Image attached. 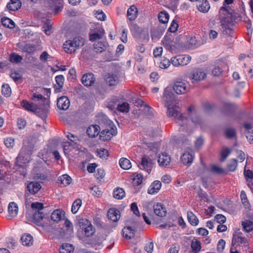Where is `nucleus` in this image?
I'll list each match as a JSON object with an SVG mask.
<instances>
[{
  "label": "nucleus",
  "mask_w": 253,
  "mask_h": 253,
  "mask_svg": "<svg viewBox=\"0 0 253 253\" xmlns=\"http://www.w3.org/2000/svg\"><path fill=\"white\" fill-rule=\"evenodd\" d=\"M1 93L5 97H9L11 94V89L8 84H3L1 87Z\"/></svg>",
  "instance_id": "42"
},
{
  "label": "nucleus",
  "mask_w": 253,
  "mask_h": 253,
  "mask_svg": "<svg viewBox=\"0 0 253 253\" xmlns=\"http://www.w3.org/2000/svg\"><path fill=\"white\" fill-rule=\"evenodd\" d=\"M21 6V2L20 0H10L6 6L7 9L11 11L17 10Z\"/></svg>",
  "instance_id": "21"
},
{
  "label": "nucleus",
  "mask_w": 253,
  "mask_h": 253,
  "mask_svg": "<svg viewBox=\"0 0 253 253\" xmlns=\"http://www.w3.org/2000/svg\"><path fill=\"white\" fill-rule=\"evenodd\" d=\"M42 186L38 182H30L27 186V189L30 193L35 194L41 189Z\"/></svg>",
  "instance_id": "13"
},
{
  "label": "nucleus",
  "mask_w": 253,
  "mask_h": 253,
  "mask_svg": "<svg viewBox=\"0 0 253 253\" xmlns=\"http://www.w3.org/2000/svg\"><path fill=\"white\" fill-rule=\"evenodd\" d=\"M225 245V241L223 240V239H220L217 243V251L219 253L222 252L224 249Z\"/></svg>",
  "instance_id": "63"
},
{
  "label": "nucleus",
  "mask_w": 253,
  "mask_h": 253,
  "mask_svg": "<svg viewBox=\"0 0 253 253\" xmlns=\"http://www.w3.org/2000/svg\"><path fill=\"white\" fill-rule=\"evenodd\" d=\"M170 61L166 58L163 59L160 64V67L162 69H167L170 65Z\"/></svg>",
  "instance_id": "59"
},
{
  "label": "nucleus",
  "mask_w": 253,
  "mask_h": 253,
  "mask_svg": "<svg viewBox=\"0 0 253 253\" xmlns=\"http://www.w3.org/2000/svg\"><path fill=\"white\" fill-rule=\"evenodd\" d=\"M74 46L76 48L81 47L84 45V40L81 37H75L73 39Z\"/></svg>",
  "instance_id": "47"
},
{
  "label": "nucleus",
  "mask_w": 253,
  "mask_h": 253,
  "mask_svg": "<svg viewBox=\"0 0 253 253\" xmlns=\"http://www.w3.org/2000/svg\"><path fill=\"white\" fill-rule=\"evenodd\" d=\"M64 216V213L60 210L54 211L50 216L51 220L55 222H58L60 221Z\"/></svg>",
  "instance_id": "20"
},
{
  "label": "nucleus",
  "mask_w": 253,
  "mask_h": 253,
  "mask_svg": "<svg viewBox=\"0 0 253 253\" xmlns=\"http://www.w3.org/2000/svg\"><path fill=\"white\" fill-rule=\"evenodd\" d=\"M45 215L42 212L36 211L33 214V220L38 225H42L41 221L43 220Z\"/></svg>",
  "instance_id": "27"
},
{
  "label": "nucleus",
  "mask_w": 253,
  "mask_h": 253,
  "mask_svg": "<svg viewBox=\"0 0 253 253\" xmlns=\"http://www.w3.org/2000/svg\"><path fill=\"white\" fill-rule=\"evenodd\" d=\"M119 164L124 169H128L131 167L130 161L126 158H122L120 160Z\"/></svg>",
  "instance_id": "36"
},
{
  "label": "nucleus",
  "mask_w": 253,
  "mask_h": 253,
  "mask_svg": "<svg viewBox=\"0 0 253 253\" xmlns=\"http://www.w3.org/2000/svg\"><path fill=\"white\" fill-rule=\"evenodd\" d=\"M22 57L16 53H13L10 55L9 61L14 63H20L22 60Z\"/></svg>",
  "instance_id": "43"
},
{
  "label": "nucleus",
  "mask_w": 253,
  "mask_h": 253,
  "mask_svg": "<svg viewBox=\"0 0 253 253\" xmlns=\"http://www.w3.org/2000/svg\"><path fill=\"white\" fill-rule=\"evenodd\" d=\"M42 49V47L40 44L26 43L22 47V50L28 53H33L37 50Z\"/></svg>",
  "instance_id": "12"
},
{
  "label": "nucleus",
  "mask_w": 253,
  "mask_h": 253,
  "mask_svg": "<svg viewBox=\"0 0 253 253\" xmlns=\"http://www.w3.org/2000/svg\"><path fill=\"white\" fill-rule=\"evenodd\" d=\"M134 230L130 226L125 227L122 230L124 237L126 239H130L134 236Z\"/></svg>",
  "instance_id": "22"
},
{
  "label": "nucleus",
  "mask_w": 253,
  "mask_h": 253,
  "mask_svg": "<svg viewBox=\"0 0 253 253\" xmlns=\"http://www.w3.org/2000/svg\"><path fill=\"white\" fill-rule=\"evenodd\" d=\"M173 90L178 94L185 93L188 90L186 84L183 82H176L172 87Z\"/></svg>",
  "instance_id": "8"
},
{
  "label": "nucleus",
  "mask_w": 253,
  "mask_h": 253,
  "mask_svg": "<svg viewBox=\"0 0 253 253\" xmlns=\"http://www.w3.org/2000/svg\"><path fill=\"white\" fill-rule=\"evenodd\" d=\"M170 158L166 153H162L158 158V162L161 167H166L169 164Z\"/></svg>",
  "instance_id": "17"
},
{
  "label": "nucleus",
  "mask_w": 253,
  "mask_h": 253,
  "mask_svg": "<svg viewBox=\"0 0 253 253\" xmlns=\"http://www.w3.org/2000/svg\"><path fill=\"white\" fill-rule=\"evenodd\" d=\"M210 8V5L207 0H203L198 6V10L203 13L207 12Z\"/></svg>",
  "instance_id": "33"
},
{
  "label": "nucleus",
  "mask_w": 253,
  "mask_h": 253,
  "mask_svg": "<svg viewBox=\"0 0 253 253\" xmlns=\"http://www.w3.org/2000/svg\"><path fill=\"white\" fill-rule=\"evenodd\" d=\"M117 133V128L115 125L110 127V129H105L101 131L100 139L103 141H108L111 139L113 136Z\"/></svg>",
  "instance_id": "5"
},
{
  "label": "nucleus",
  "mask_w": 253,
  "mask_h": 253,
  "mask_svg": "<svg viewBox=\"0 0 253 253\" xmlns=\"http://www.w3.org/2000/svg\"><path fill=\"white\" fill-rule=\"evenodd\" d=\"M162 34V33H160L157 28H153L151 30V36L152 40L160 39Z\"/></svg>",
  "instance_id": "52"
},
{
  "label": "nucleus",
  "mask_w": 253,
  "mask_h": 253,
  "mask_svg": "<svg viewBox=\"0 0 253 253\" xmlns=\"http://www.w3.org/2000/svg\"><path fill=\"white\" fill-rule=\"evenodd\" d=\"M107 215L109 219L116 222L120 218V211L115 208H111L108 211Z\"/></svg>",
  "instance_id": "14"
},
{
  "label": "nucleus",
  "mask_w": 253,
  "mask_h": 253,
  "mask_svg": "<svg viewBox=\"0 0 253 253\" xmlns=\"http://www.w3.org/2000/svg\"><path fill=\"white\" fill-rule=\"evenodd\" d=\"M178 27V24L175 20H173L170 25V27L169 28L168 31L170 32L174 33L176 31Z\"/></svg>",
  "instance_id": "60"
},
{
  "label": "nucleus",
  "mask_w": 253,
  "mask_h": 253,
  "mask_svg": "<svg viewBox=\"0 0 253 253\" xmlns=\"http://www.w3.org/2000/svg\"><path fill=\"white\" fill-rule=\"evenodd\" d=\"M194 156L192 153L185 152L181 156L182 163L186 166H190L193 161Z\"/></svg>",
  "instance_id": "15"
},
{
  "label": "nucleus",
  "mask_w": 253,
  "mask_h": 253,
  "mask_svg": "<svg viewBox=\"0 0 253 253\" xmlns=\"http://www.w3.org/2000/svg\"><path fill=\"white\" fill-rule=\"evenodd\" d=\"M236 108V106L231 103H226L224 105V109L226 111H229L230 113L234 112Z\"/></svg>",
  "instance_id": "62"
},
{
  "label": "nucleus",
  "mask_w": 253,
  "mask_h": 253,
  "mask_svg": "<svg viewBox=\"0 0 253 253\" xmlns=\"http://www.w3.org/2000/svg\"><path fill=\"white\" fill-rule=\"evenodd\" d=\"M105 81L109 86H114L118 83V78L117 75L108 74L106 76Z\"/></svg>",
  "instance_id": "24"
},
{
  "label": "nucleus",
  "mask_w": 253,
  "mask_h": 253,
  "mask_svg": "<svg viewBox=\"0 0 253 253\" xmlns=\"http://www.w3.org/2000/svg\"><path fill=\"white\" fill-rule=\"evenodd\" d=\"M70 105V101L68 98L65 96H61L57 99V106L60 110H67Z\"/></svg>",
  "instance_id": "9"
},
{
  "label": "nucleus",
  "mask_w": 253,
  "mask_h": 253,
  "mask_svg": "<svg viewBox=\"0 0 253 253\" xmlns=\"http://www.w3.org/2000/svg\"><path fill=\"white\" fill-rule=\"evenodd\" d=\"M97 155L100 158L106 159L109 156V153L105 149H100L97 150Z\"/></svg>",
  "instance_id": "54"
},
{
  "label": "nucleus",
  "mask_w": 253,
  "mask_h": 253,
  "mask_svg": "<svg viewBox=\"0 0 253 253\" xmlns=\"http://www.w3.org/2000/svg\"><path fill=\"white\" fill-rule=\"evenodd\" d=\"M154 244L152 239H149L144 247L145 251L148 253H152L153 251Z\"/></svg>",
  "instance_id": "48"
},
{
  "label": "nucleus",
  "mask_w": 253,
  "mask_h": 253,
  "mask_svg": "<svg viewBox=\"0 0 253 253\" xmlns=\"http://www.w3.org/2000/svg\"><path fill=\"white\" fill-rule=\"evenodd\" d=\"M82 205V201L80 199L76 200L72 204L71 211L73 213H76Z\"/></svg>",
  "instance_id": "45"
},
{
  "label": "nucleus",
  "mask_w": 253,
  "mask_h": 253,
  "mask_svg": "<svg viewBox=\"0 0 253 253\" xmlns=\"http://www.w3.org/2000/svg\"><path fill=\"white\" fill-rule=\"evenodd\" d=\"M74 41H67L63 44V48L64 50L68 53H72L76 50V47L74 46Z\"/></svg>",
  "instance_id": "23"
},
{
  "label": "nucleus",
  "mask_w": 253,
  "mask_h": 253,
  "mask_svg": "<svg viewBox=\"0 0 253 253\" xmlns=\"http://www.w3.org/2000/svg\"><path fill=\"white\" fill-rule=\"evenodd\" d=\"M107 48V44L105 42H98L93 44V49L96 53H101Z\"/></svg>",
  "instance_id": "28"
},
{
  "label": "nucleus",
  "mask_w": 253,
  "mask_h": 253,
  "mask_svg": "<svg viewBox=\"0 0 253 253\" xmlns=\"http://www.w3.org/2000/svg\"><path fill=\"white\" fill-rule=\"evenodd\" d=\"M234 242L239 243L242 244H245L247 243V240L245 237H242L240 236H234L232 240V244L233 245Z\"/></svg>",
  "instance_id": "50"
},
{
  "label": "nucleus",
  "mask_w": 253,
  "mask_h": 253,
  "mask_svg": "<svg viewBox=\"0 0 253 253\" xmlns=\"http://www.w3.org/2000/svg\"><path fill=\"white\" fill-rule=\"evenodd\" d=\"M244 230L247 232L253 230V222L249 220H246L242 222Z\"/></svg>",
  "instance_id": "38"
},
{
  "label": "nucleus",
  "mask_w": 253,
  "mask_h": 253,
  "mask_svg": "<svg viewBox=\"0 0 253 253\" xmlns=\"http://www.w3.org/2000/svg\"><path fill=\"white\" fill-rule=\"evenodd\" d=\"M176 96L172 91V88L170 86L167 87L164 90L163 101L165 104V107H167V114L169 117H173L174 119H177L179 121L182 122L186 121L188 118L192 120V122H194L192 118V114L194 110L193 107H190L188 108V112L189 114L188 116H184L181 114L176 108L178 106L176 105L177 100Z\"/></svg>",
  "instance_id": "1"
},
{
  "label": "nucleus",
  "mask_w": 253,
  "mask_h": 253,
  "mask_svg": "<svg viewBox=\"0 0 253 253\" xmlns=\"http://www.w3.org/2000/svg\"><path fill=\"white\" fill-rule=\"evenodd\" d=\"M161 186L162 183L160 181H155L148 188V193L150 194H154L157 193L160 190Z\"/></svg>",
  "instance_id": "19"
},
{
  "label": "nucleus",
  "mask_w": 253,
  "mask_h": 253,
  "mask_svg": "<svg viewBox=\"0 0 253 253\" xmlns=\"http://www.w3.org/2000/svg\"><path fill=\"white\" fill-rule=\"evenodd\" d=\"M100 127L97 125L90 126L86 130V134L90 137H95L99 132Z\"/></svg>",
  "instance_id": "18"
},
{
  "label": "nucleus",
  "mask_w": 253,
  "mask_h": 253,
  "mask_svg": "<svg viewBox=\"0 0 253 253\" xmlns=\"http://www.w3.org/2000/svg\"><path fill=\"white\" fill-rule=\"evenodd\" d=\"M74 248L71 244L64 243L62 245L60 248V253H73Z\"/></svg>",
  "instance_id": "29"
},
{
  "label": "nucleus",
  "mask_w": 253,
  "mask_h": 253,
  "mask_svg": "<svg viewBox=\"0 0 253 253\" xmlns=\"http://www.w3.org/2000/svg\"><path fill=\"white\" fill-rule=\"evenodd\" d=\"M215 219L217 223L223 224L226 222V218L223 215L218 214L215 216Z\"/></svg>",
  "instance_id": "61"
},
{
  "label": "nucleus",
  "mask_w": 253,
  "mask_h": 253,
  "mask_svg": "<svg viewBox=\"0 0 253 253\" xmlns=\"http://www.w3.org/2000/svg\"><path fill=\"white\" fill-rule=\"evenodd\" d=\"M125 192L123 188H118L113 191V197L116 199H122L125 196Z\"/></svg>",
  "instance_id": "31"
},
{
  "label": "nucleus",
  "mask_w": 253,
  "mask_h": 253,
  "mask_svg": "<svg viewBox=\"0 0 253 253\" xmlns=\"http://www.w3.org/2000/svg\"><path fill=\"white\" fill-rule=\"evenodd\" d=\"M222 72L223 70L218 66L215 67L212 71V73L214 76H219L222 73Z\"/></svg>",
  "instance_id": "64"
},
{
  "label": "nucleus",
  "mask_w": 253,
  "mask_h": 253,
  "mask_svg": "<svg viewBox=\"0 0 253 253\" xmlns=\"http://www.w3.org/2000/svg\"><path fill=\"white\" fill-rule=\"evenodd\" d=\"M61 183L67 186L70 184L71 182L72 179L71 177L67 174H64L60 177Z\"/></svg>",
  "instance_id": "51"
},
{
  "label": "nucleus",
  "mask_w": 253,
  "mask_h": 253,
  "mask_svg": "<svg viewBox=\"0 0 253 253\" xmlns=\"http://www.w3.org/2000/svg\"><path fill=\"white\" fill-rule=\"evenodd\" d=\"M117 109L118 111L123 113L128 112L129 111V105L126 102L118 105Z\"/></svg>",
  "instance_id": "49"
},
{
  "label": "nucleus",
  "mask_w": 253,
  "mask_h": 253,
  "mask_svg": "<svg viewBox=\"0 0 253 253\" xmlns=\"http://www.w3.org/2000/svg\"><path fill=\"white\" fill-rule=\"evenodd\" d=\"M33 102L30 103L26 100L21 102V106L26 110L32 112L44 119L49 111V100L41 94L34 93L31 97Z\"/></svg>",
  "instance_id": "2"
},
{
  "label": "nucleus",
  "mask_w": 253,
  "mask_h": 253,
  "mask_svg": "<svg viewBox=\"0 0 253 253\" xmlns=\"http://www.w3.org/2000/svg\"><path fill=\"white\" fill-rule=\"evenodd\" d=\"M224 134L228 138H233L236 135V131L233 127H228L224 130Z\"/></svg>",
  "instance_id": "40"
},
{
  "label": "nucleus",
  "mask_w": 253,
  "mask_h": 253,
  "mask_svg": "<svg viewBox=\"0 0 253 253\" xmlns=\"http://www.w3.org/2000/svg\"><path fill=\"white\" fill-rule=\"evenodd\" d=\"M187 218L189 223L193 226H196L199 223V220L197 216L191 211L187 212Z\"/></svg>",
  "instance_id": "32"
},
{
  "label": "nucleus",
  "mask_w": 253,
  "mask_h": 253,
  "mask_svg": "<svg viewBox=\"0 0 253 253\" xmlns=\"http://www.w3.org/2000/svg\"><path fill=\"white\" fill-rule=\"evenodd\" d=\"M143 175L141 174H137L133 179V184L134 185L138 186L140 185L142 181Z\"/></svg>",
  "instance_id": "55"
},
{
  "label": "nucleus",
  "mask_w": 253,
  "mask_h": 253,
  "mask_svg": "<svg viewBox=\"0 0 253 253\" xmlns=\"http://www.w3.org/2000/svg\"><path fill=\"white\" fill-rule=\"evenodd\" d=\"M37 141V139L33 136L29 137L26 140L23 142V146L21 150V154L25 155H30L34 146Z\"/></svg>",
  "instance_id": "4"
},
{
  "label": "nucleus",
  "mask_w": 253,
  "mask_h": 253,
  "mask_svg": "<svg viewBox=\"0 0 253 253\" xmlns=\"http://www.w3.org/2000/svg\"><path fill=\"white\" fill-rule=\"evenodd\" d=\"M191 247L193 253H198L201 249V243L200 241L194 238L191 242Z\"/></svg>",
  "instance_id": "30"
},
{
  "label": "nucleus",
  "mask_w": 253,
  "mask_h": 253,
  "mask_svg": "<svg viewBox=\"0 0 253 253\" xmlns=\"http://www.w3.org/2000/svg\"><path fill=\"white\" fill-rule=\"evenodd\" d=\"M137 9L134 5L131 6L127 10V16L129 20H134L137 17Z\"/></svg>",
  "instance_id": "26"
},
{
  "label": "nucleus",
  "mask_w": 253,
  "mask_h": 253,
  "mask_svg": "<svg viewBox=\"0 0 253 253\" xmlns=\"http://www.w3.org/2000/svg\"><path fill=\"white\" fill-rule=\"evenodd\" d=\"M206 77V74L201 69H197L193 71L190 77L194 82H199L203 80Z\"/></svg>",
  "instance_id": "10"
},
{
  "label": "nucleus",
  "mask_w": 253,
  "mask_h": 253,
  "mask_svg": "<svg viewBox=\"0 0 253 253\" xmlns=\"http://www.w3.org/2000/svg\"><path fill=\"white\" fill-rule=\"evenodd\" d=\"M154 211L155 214L160 217H164L166 216L167 211L163 205L161 204L157 203L153 205Z\"/></svg>",
  "instance_id": "16"
},
{
  "label": "nucleus",
  "mask_w": 253,
  "mask_h": 253,
  "mask_svg": "<svg viewBox=\"0 0 253 253\" xmlns=\"http://www.w3.org/2000/svg\"><path fill=\"white\" fill-rule=\"evenodd\" d=\"M10 76L15 82L21 81L22 79V75L17 72H12Z\"/></svg>",
  "instance_id": "53"
},
{
  "label": "nucleus",
  "mask_w": 253,
  "mask_h": 253,
  "mask_svg": "<svg viewBox=\"0 0 253 253\" xmlns=\"http://www.w3.org/2000/svg\"><path fill=\"white\" fill-rule=\"evenodd\" d=\"M169 15L166 11H161L158 16L159 21L162 23L165 24L168 22Z\"/></svg>",
  "instance_id": "41"
},
{
  "label": "nucleus",
  "mask_w": 253,
  "mask_h": 253,
  "mask_svg": "<svg viewBox=\"0 0 253 253\" xmlns=\"http://www.w3.org/2000/svg\"><path fill=\"white\" fill-rule=\"evenodd\" d=\"M45 26H43V31L45 33V34L47 35H50L51 33L52 26L50 24V20L49 19H46Z\"/></svg>",
  "instance_id": "44"
},
{
  "label": "nucleus",
  "mask_w": 253,
  "mask_h": 253,
  "mask_svg": "<svg viewBox=\"0 0 253 253\" xmlns=\"http://www.w3.org/2000/svg\"><path fill=\"white\" fill-rule=\"evenodd\" d=\"M153 161L148 156L142 157L141 162L139 165L140 169L146 170L148 173L150 172L153 168Z\"/></svg>",
  "instance_id": "6"
},
{
  "label": "nucleus",
  "mask_w": 253,
  "mask_h": 253,
  "mask_svg": "<svg viewBox=\"0 0 253 253\" xmlns=\"http://www.w3.org/2000/svg\"><path fill=\"white\" fill-rule=\"evenodd\" d=\"M82 83L86 86H90L95 83V78L92 73H86L82 78Z\"/></svg>",
  "instance_id": "11"
},
{
  "label": "nucleus",
  "mask_w": 253,
  "mask_h": 253,
  "mask_svg": "<svg viewBox=\"0 0 253 253\" xmlns=\"http://www.w3.org/2000/svg\"><path fill=\"white\" fill-rule=\"evenodd\" d=\"M2 25L5 27L12 29L15 27L14 22L10 19L7 17H3L1 19Z\"/></svg>",
  "instance_id": "35"
},
{
  "label": "nucleus",
  "mask_w": 253,
  "mask_h": 253,
  "mask_svg": "<svg viewBox=\"0 0 253 253\" xmlns=\"http://www.w3.org/2000/svg\"><path fill=\"white\" fill-rule=\"evenodd\" d=\"M31 208L37 211H40L44 208L43 204L39 202L33 203L31 204Z\"/></svg>",
  "instance_id": "57"
},
{
  "label": "nucleus",
  "mask_w": 253,
  "mask_h": 253,
  "mask_svg": "<svg viewBox=\"0 0 253 253\" xmlns=\"http://www.w3.org/2000/svg\"><path fill=\"white\" fill-rule=\"evenodd\" d=\"M191 57L189 55H178L179 65L181 66H184L188 64L191 60Z\"/></svg>",
  "instance_id": "37"
},
{
  "label": "nucleus",
  "mask_w": 253,
  "mask_h": 253,
  "mask_svg": "<svg viewBox=\"0 0 253 253\" xmlns=\"http://www.w3.org/2000/svg\"><path fill=\"white\" fill-rule=\"evenodd\" d=\"M238 164V161L236 159L231 160L227 164V168L228 170L234 171L236 170Z\"/></svg>",
  "instance_id": "46"
},
{
  "label": "nucleus",
  "mask_w": 253,
  "mask_h": 253,
  "mask_svg": "<svg viewBox=\"0 0 253 253\" xmlns=\"http://www.w3.org/2000/svg\"><path fill=\"white\" fill-rule=\"evenodd\" d=\"M86 222L87 226L84 227V234L86 237H90L93 235L95 230L91 223L87 220H86Z\"/></svg>",
  "instance_id": "39"
},
{
  "label": "nucleus",
  "mask_w": 253,
  "mask_h": 253,
  "mask_svg": "<svg viewBox=\"0 0 253 253\" xmlns=\"http://www.w3.org/2000/svg\"><path fill=\"white\" fill-rule=\"evenodd\" d=\"M228 7L222 6L219 11V17L220 20L221 30L224 35L231 36L233 33V21L231 13L228 10Z\"/></svg>",
  "instance_id": "3"
},
{
  "label": "nucleus",
  "mask_w": 253,
  "mask_h": 253,
  "mask_svg": "<svg viewBox=\"0 0 253 253\" xmlns=\"http://www.w3.org/2000/svg\"><path fill=\"white\" fill-rule=\"evenodd\" d=\"M230 153V151L228 148H225L221 151L222 161H224Z\"/></svg>",
  "instance_id": "58"
},
{
  "label": "nucleus",
  "mask_w": 253,
  "mask_h": 253,
  "mask_svg": "<svg viewBox=\"0 0 253 253\" xmlns=\"http://www.w3.org/2000/svg\"><path fill=\"white\" fill-rule=\"evenodd\" d=\"M22 244L26 246H30L33 244V237L30 234L24 235L21 238Z\"/></svg>",
  "instance_id": "34"
},
{
  "label": "nucleus",
  "mask_w": 253,
  "mask_h": 253,
  "mask_svg": "<svg viewBox=\"0 0 253 253\" xmlns=\"http://www.w3.org/2000/svg\"><path fill=\"white\" fill-rule=\"evenodd\" d=\"M64 81V78L62 75H58L55 77V81L59 89L62 87Z\"/></svg>",
  "instance_id": "56"
},
{
  "label": "nucleus",
  "mask_w": 253,
  "mask_h": 253,
  "mask_svg": "<svg viewBox=\"0 0 253 253\" xmlns=\"http://www.w3.org/2000/svg\"><path fill=\"white\" fill-rule=\"evenodd\" d=\"M104 34V29L99 26H97L95 29L90 30L89 33V40L94 42L96 40H99L102 38Z\"/></svg>",
  "instance_id": "7"
},
{
  "label": "nucleus",
  "mask_w": 253,
  "mask_h": 253,
  "mask_svg": "<svg viewBox=\"0 0 253 253\" xmlns=\"http://www.w3.org/2000/svg\"><path fill=\"white\" fill-rule=\"evenodd\" d=\"M8 211L9 213V216L11 217H15L18 211V208L16 203L14 202H11L9 203L8 207Z\"/></svg>",
  "instance_id": "25"
}]
</instances>
